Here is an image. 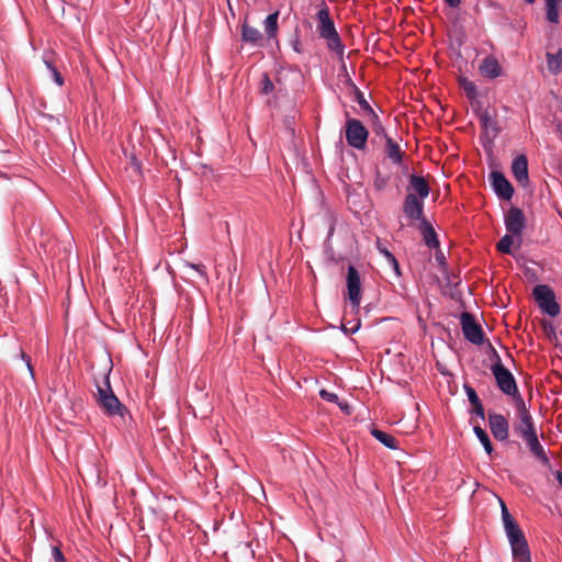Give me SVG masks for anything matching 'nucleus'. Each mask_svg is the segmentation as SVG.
I'll return each mask as SVG.
<instances>
[{"label":"nucleus","instance_id":"obj_39","mask_svg":"<svg viewBox=\"0 0 562 562\" xmlns=\"http://www.w3.org/2000/svg\"><path fill=\"white\" fill-rule=\"evenodd\" d=\"M130 165L138 175L142 173V161L134 154L130 157Z\"/></svg>","mask_w":562,"mask_h":562},{"label":"nucleus","instance_id":"obj_13","mask_svg":"<svg viewBox=\"0 0 562 562\" xmlns=\"http://www.w3.org/2000/svg\"><path fill=\"white\" fill-rule=\"evenodd\" d=\"M519 422L514 426V430L522 439L537 434L533 418L527 408H519Z\"/></svg>","mask_w":562,"mask_h":562},{"label":"nucleus","instance_id":"obj_23","mask_svg":"<svg viewBox=\"0 0 562 562\" xmlns=\"http://www.w3.org/2000/svg\"><path fill=\"white\" fill-rule=\"evenodd\" d=\"M376 249L381 255L384 256L389 265L392 267L395 276L401 277L402 271L396 257L380 241V239L376 240Z\"/></svg>","mask_w":562,"mask_h":562},{"label":"nucleus","instance_id":"obj_32","mask_svg":"<svg viewBox=\"0 0 562 562\" xmlns=\"http://www.w3.org/2000/svg\"><path fill=\"white\" fill-rule=\"evenodd\" d=\"M461 87L464 90L467 97L471 101H473V100H475L477 98V95H479L477 88H476V85L473 81H470V80H467V79H462Z\"/></svg>","mask_w":562,"mask_h":562},{"label":"nucleus","instance_id":"obj_27","mask_svg":"<svg viewBox=\"0 0 562 562\" xmlns=\"http://www.w3.org/2000/svg\"><path fill=\"white\" fill-rule=\"evenodd\" d=\"M473 432L476 436L477 440L481 442L484 451L488 456H492L494 448H493V443H492V440H491L487 431L484 428H482L480 425H476L473 427Z\"/></svg>","mask_w":562,"mask_h":562},{"label":"nucleus","instance_id":"obj_21","mask_svg":"<svg viewBox=\"0 0 562 562\" xmlns=\"http://www.w3.org/2000/svg\"><path fill=\"white\" fill-rule=\"evenodd\" d=\"M385 153L394 165H401L403 162V153L400 145L392 137H386L385 139Z\"/></svg>","mask_w":562,"mask_h":562},{"label":"nucleus","instance_id":"obj_3","mask_svg":"<svg viewBox=\"0 0 562 562\" xmlns=\"http://www.w3.org/2000/svg\"><path fill=\"white\" fill-rule=\"evenodd\" d=\"M316 16L318 20L319 36L327 41V47L330 50L338 55H342L345 52V45L336 30L333 19L329 15L328 7L324 4L323 8L318 10Z\"/></svg>","mask_w":562,"mask_h":562},{"label":"nucleus","instance_id":"obj_44","mask_svg":"<svg viewBox=\"0 0 562 562\" xmlns=\"http://www.w3.org/2000/svg\"><path fill=\"white\" fill-rule=\"evenodd\" d=\"M512 397L515 400V402H516V404L518 406V409L519 408H527L526 404H525V401H524V398L521 397V395L519 393H518V395H515V396H512Z\"/></svg>","mask_w":562,"mask_h":562},{"label":"nucleus","instance_id":"obj_46","mask_svg":"<svg viewBox=\"0 0 562 562\" xmlns=\"http://www.w3.org/2000/svg\"><path fill=\"white\" fill-rule=\"evenodd\" d=\"M337 405L339 406V408L342 411V412H346V413H350V406L347 402H340L338 401Z\"/></svg>","mask_w":562,"mask_h":562},{"label":"nucleus","instance_id":"obj_24","mask_svg":"<svg viewBox=\"0 0 562 562\" xmlns=\"http://www.w3.org/2000/svg\"><path fill=\"white\" fill-rule=\"evenodd\" d=\"M241 40L246 43L258 45L262 40V34L258 29L244 23L241 26Z\"/></svg>","mask_w":562,"mask_h":562},{"label":"nucleus","instance_id":"obj_12","mask_svg":"<svg viewBox=\"0 0 562 562\" xmlns=\"http://www.w3.org/2000/svg\"><path fill=\"white\" fill-rule=\"evenodd\" d=\"M488 425L493 437L498 441H506L509 435V423L506 417L497 413H488Z\"/></svg>","mask_w":562,"mask_h":562},{"label":"nucleus","instance_id":"obj_5","mask_svg":"<svg viewBox=\"0 0 562 562\" xmlns=\"http://www.w3.org/2000/svg\"><path fill=\"white\" fill-rule=\"evenodd\" d=\"M369 132L367 127L358 120L348 117L345 126V137L347 144L355 149H364L368 142Z\"/></svg>","mask_w":562,"mask_h":562},{"label":"nucleus","instance_id":"obj_42","mask_svg":"<svg viewBox=\"0 0 562 562\" xmlns=\"http://www.w3.org/2000/svg\"><path fill=\"white\" fill-rule=\"evenodd\" d=\"M52 76H53V80L54 82L57 85V86H63L64 85V78L61 76V74L58 71V69H54V71L50 72Z\"/></svg>","mask_w":562,"mask_h":562},{"label":"nucleus","instance_id":"obj_49","mask_svg":"<svg viewBox=\"0 0 562 562\" xmlns=\"http://www.w3.org/2000/svg\"><path fill=\"white\" fill-rule=\"evenodd\" d=\"M25 366L27 368V371H29L31 378L34 380L35 373H34V369H33V366H32V360H30V362H26Z\"/></svg>","mask_w":562,"mask_h":562},{"label":"nucleus","instance_id":"obj_9","mask_svg":"<svg viewBox=\"0 0 562 562\" xmlns=\"http://www.w3.org/2000/svg\"><path fill=\"white\" fill-rule=\"evenodd\" d=\"M488 179L495 195L499 200L510 201L513 199L515 189L502 171H491Z\"/></svg>","mask_w":562,"mask_h":562},{"label":"nucleus","instance_id":"obj_30","mask_svg":"<svg viewBox=\"0 0 562 562\" xmlns=\"http://www.w3.org/2000/svg\"><path fill=\"white\" fill-rule=\"evenodd\" d=\"M514 236L510 233L505 234L497 244V249L503 254H512V246L514 244Z\"/></svg>","mask_w":562,"mask_h":562},{"label":"nucleus","instance_id":"obj_26","mask_svg":"<svg viewBox=\"0 0 562 562\" xmlns=\"http://www.w3.org/2000/svg\"><path fill=\"white\" fill-rule=\"evenodd\" d=\"M548 70L552 75L562 72V49L560 48L557 53H547Z\"/></svg>","mask_w":562,"mask_h":562},{"label":"nucleus","instance_id":"obj_18","mask_svg":"<svg viewBox=\"0 0 562 562\" xmlns=\"http://www.w3.org/2000/svg\"><path fill=\"white\" fill-rule=\"evenodd\" d=\"M479 70L481 75L488 79L498 78L502 75V66L498 60L493 56H486L480 67Z\"/></svg>","mask_w":562,"mask_h":562},{"label":"nucleus","instance_id":"obj_1","mask_svg":"<svg viewBox=\"0 0 562 562\" xmlns=\"http://www.w3.org/2000/svg\"><path fill=\"white\" fill-rule=\"evenodd\" d=\"M502 507V521L504 530L512 549L513 559L516 562H531V555L527 539L519 527L518 522L514 519L505 503L501 499Z\"/></svg>","mask_w":562,"mask_h":562},{"label":"nucleus","instance_id":"obj_7","mask_svg":"<svg viewBox=\"0 0 562 562\" xmlns=\"http://www.w3.org/2000/svg\"><path fill=\"white\" fill-rule=\"evenodd\" d=\"M347 297L352 310L359 311L361 302V277L358 269L353 265H349L346 274Z\"/></svg>","mask_w":562,"mask_h":562},{"label":"nucleus","instance_id":"obj_16","mask_svg":"<svg viewBox=\"0 0 562 562\" xmlns=\"http://www.w3.org/2000/svg\"><path fill=\"white\" fill-rule=\"evenodd\" d=\"M526 441L530 452L535 456V458L544 467H550V459L540 443L538 434L531 435L527 438H524Z\"/></svg>","mask_w":562,"mask_h":562},{"label":"nucleus","instance_id":"obj_28","mask_svg":"<svg viewBox=\"0 0 562 562\" xmlns=\"http://www.w3.org/2000/svg\"><path fill=\"white\" fill-rule=\"evenodd\" d=\"M278 19H279V11H274V12L268 14L263 21L265 31L269 38L276 37V35H277Z\"/></svg>","mask_w":562,"mask_h":562},{"label":"nucleus","instance_id":"obj_11","mask_svg":"<svg viewBox=\"0 0 562 562\" xmlns=\"http://www.w3.org/2000/svg\"><path fill=\"white\" fill-rule=\"evenodd\" d=\"M425 202L423 199L417 198L416 194L408 192L403 203V213L411 221H423Z\"/></svg>","mask_w":562,"mask_h":562},{"label":"nucleus","instance_id":"obj_45","mask_svg":"<svg viewBox=\"0 0 562 562\" xmlns=\"http://www.w3.org/2000/svg\"><path fill=\"white\" fill-rule=\"evenodd\" d=\"M43 61L49 72H52V71H54V69H56V66L54 65V63L50 59H48L47 57H44Z\"/></svg>","mask_w":562,"mask_h":562},{"label":"nucleus","instance_id":"obj_8","mask_svg":"<svg viewBox=\"0 0 562 562\" xmlns=\"http://www.w3.org/2000/svg\"><path fill=\"white\" fill-rule=\"evenodd\" d=\"M497 387L508 396L518 395V386L514 374L505 366L490 367Z\"/></svg>","mask_w":562,"mask_h":562},{"label":"nucleus","instance_id":"obj_38","mask_svg":"<svg viewBox=\"0 0 562 562\" xmlns=\"http://www.w3.org/2000/svg\"><path fill=\"white\" fill-rule=\"evenodd\" d=\"M435 259H436L438 266L440 267V269L443 271H447V269H448L447 259H446L443 252L440 250V247L438 249H436Z\"/></svg>","mask_w":562,"mask_h":562},{"label":"nucleus","instance_id":"obj_36","mask_svg":"<svg viewBox=\"0 0 562 562\" xmlns=\"http://www.w3.org/2000/svg\"><path fill=\"white\" fill-rule=\"evenodd\" d=\"M487 347H488V356H490V359L492 360L491 367L504 366L502 362L501 356L498 355L497 350L493 347V345L491 342H488Z\"/></svg>","mask_w":562,"mask_h":562},{"label":"nucleus","instance_id":"obj_48","mask_svg":"<svg viewBox=\"0 0 562 562\" xmlns=\"http://www.w3.org/2000/svg\"><path fill=\"white\" fill-rule=\"evenodd\" d=\"M552 474L555 477V480L558 481L559 485L562 487V472L559 470H555L554 472H552Z\"/></svg>","mask_w":562,"mask_h":562},{"label":"nucleus","instance_id":"obj_20","mask_svg":"<svg viewBox=\"0 0 562 562\" xmlns=\"http://www.w3.org/2000/svg\"><path fill=\"white\" fill-rule=\"evenodd\" d=\"M347 86L351 88L353 93V100L359 104L363 113L367 114L369 117L375 114L374 110L364 98V93L356 86V83L350 78L347 79Z\"/></svg>","mask_w":562,"mask_h":562},{"label":"nucleus","instance_id":"obj_40","mask_svg":"<svg viewBox=\"0 0 562 562\" xmlns=\"http://www.w3.org/2000/svg\"><path fill=\"white\" fill-rule=\"evenodd\" d=\"M52 557L55 562H65V555L57 546L52 547Z\"/></svg>","mask_w":562,"mask_h":562},{"label":"nucleus","instance_id":"obj_17","mask_svg":"<svg viewBox=\"0 0 562 562\" xmlns=\"http://www.w3.org/2000/svg\"><path fill=\"white\" fill-rule=\"evenodd\" d=\"M463 390L467 394L469 403L471 404V409L469 411V413L471 415H475L476 417L484 420L485 419L484 407H483V404H482L476 391L468 383L463 384Z\"/></svg>","mask_w":562,"mask_h":562},{"label":"nucleus","instance_id":"obj_37","mask_svg":"<svg viewBox=\"0 0 562 562\" xmlns=\"http://www.w3.org/2000/svg\"><path fill=\"white\" fill-rule=\"evenodd\" d=\"M319 396L322 400L327 401L329 403L337 404L339 401V396L336 393L329 392L325 389L319 391Z\"/></svg>","mask_w":562,"mask_h":562},{"label":"nucleus","instance_id":"obj_22","mask_svg":"<svg viewBox=\"0 0 562 562\" xmlns=\"http://www.w3.org/2000/svg\"><path fill=\"white\" fill-rule=\"evenodd\" d=\"M371 435L374 439H376L380 443L389 449L395 450L398 448L397 440L389 432H385L379 428H372Z\"/></svg>","mask_w":562,"mask_h":562},{"label":"nucleus","instance_id":"obj_19","mask_svg":"<svg viewBox=\"0 0 562 562\" xmlns=\"http://www.w3.org/2000/svg\"><path fill=\"white\" fill-rule=\"evenodd\" d=\"M408 190H413L417 198L425 200L430 193V187L423 176L412 173Z\"/></svg>","mask_w":562,"mask_h":562},{"label":"nucleus","instance_id":"obj_33","mask_svg":"<svg viewBox=\"0 0 562 562\" xmlns=\"http://www.w3.org/2000/svg\"><path fill=\"white\" fill-rule=\"evenodd\" d=\"M361 327V321L360 319H353L348 322V325L342 324L340 326V330L346 335H353L356 334Z\"/></svg>","mask_w":562,"mask_h":562},{"label":"nucleus","instance_id":"obj_43","mask_svg":"<svg viewBox=\"0 0 562 562\" xmlns=\"http://www.w3.org/2000/svg\"><path fill=\"white\" fill-rule=\"evenodd\" d=\"M328 222H329V227H328V232H327L326 238L327 239H331L333 236H334V233H335L336 223H335V220L331 216L328 217Z\"/></svg>","mask_w":562,"mask_h":562},{"label":"nucleus","instance_id":"obj_25","mask_svg":"<svg viewBox=\"0 0 562 562\" xmlns=\"http://www.w3.org/2000/svg\"><path fill=\"white\" fill-rule=\"evenodd\" d=\"M477 117L480 120L482 127L485 131H491L494 136L498 135V133L501 132V128L498 127L496 120H494L490 115L487 110H484V111H481L480 113H477Z\"/></svg>","mask_w":562,"mask_h":562},{"label":"nucleus","instance_id":"obj_29","mask_svg":"<svg viewBox=\"0 0 562 562\" xmlns=\"http://www.w3.org/2000/svg\"><path fill=\"white\" fill-rule=\"evenodd\" d=\"M562 0H546V19L550 23L559 22V5Z\"/></svg>","mask_w":562,"mask_h":562},{"label":"nucleus","instance_id":"obj_51","mask_svg":"<svg viewBox=\"0 0 562 562\" xmlns=\"http://www.w3.org/2000/svg\"><path fill=\"white\" fill-rule=\"evenodd\" d=\"M20 358L24 363L30 362V360H31V357L27 353H25L23 350H20Z\"/></svg>","mask_w":562,"mask_h":562},{"label":"nucleus","instance_id":"obj_6","mask_svg":"<svg viewBox=\"0 0 562 562\" xmlns=\"http://www.w3.org/2000/svg\"><path fill=\"white\" fill-rule=\"evenodd\" d=\"M464 338L476 346L484 344L485 334L482 326L476 322L473 314L463 312L460 316Z\"/></svg>","mask_w":562,"mask_h":562},{"label":"nucleus","instance_id":"obj_50","mask_svg":"<svg viewBox=\"0 0 562 562\" xmlns=\"http://www.w3.org/2000/svg\"><path fill=\"white\" fill-rule=\"evenodd\" d=\"M324 248H325V251L326 252H329L333 250V247H331V239H325L324 241Z\"/></svg>","mask_w":562,"mask_h":562},{"label":"nucleus","instance_id":"obj_10","mask_svg":"<svg viewBox=\"0 0 562 562\" xmlns=\"http://www.w3.org/2000/svg\"><path fill=\"white\" fill-rule=\"evenodd\" d=\"M504 225L507 233L520 237L527 226V220L521 209L510 206L504 215Z\"/></svg>","mask_w":562,"mask_h":562},{"label":"nucleus","instance_id":"obj_14","mask_svg":"<svg viewBox=\"0 0 562 562\" xmlns=\"http://www.w3.org/2000/svg\"><path fill=\"white\" fill-rule=\"evenodd\" d=\"M512 172L520 186L526 187L529 183L528 158L525 154H520L513 159Z\"/></svg>","mask_w":562,"mask_h":562},{"label":"nucleus","instance_id":"obj_52","mask_svg":"<svg viewBox=\"0 0 562 562\" xmlns=\"http://www.w3.org/2000/svg\"><path fill=\"white\" fill-rule=\"evenodd\" d=\"M524 1H525V2H527V3H529V4H531V3H533L536 0H524Z\"/></svg>","mask_w":562,"mask_h":562},{"label":"nucleus","instance_id":"obj_35","mask_svg":"<svg viewBox=\"0 0 562 562\" xmlns=\"http://www.w3.org/2000/svg\"><path fill=\"white\" fill-rule=\"evenodd\" d=\"M290 45L295 53H303L302 45L300 42V29L297 26L295 27L293 37L290 40Z\"/></svg>","mask_w":562,"mask_h":562},{"label":"nucleus","instance_id":"obj_41","mask_svg":"<svg viewBox=\"0 0 562 562\" xmlns=\"http://www.w3.org/2000/svg\"><path fill=\"white\" fill-rule=\"evenodd\" d=\"M190 269L196 271L201 278H205V267L203 265L198 263H188L187 265Z\"/></svg>","mask_w":562,"mask_h":562},{"label":"nucleus","instance_id":"obj_2","mask_svg":"<svg viewBox=\"0 0 562 562\" xmlns=\"http://www.w3.org/2000/svg\"><path fill=\"white\" fill-rule=\"evenodd\" d=\"M112 367V360L109 358V367L103 376V385H97V403L105 415L110 417L119 416L125 422L126 417L132 418V416L130 411L121 403L112 390L110 383Z\"/></svg>","mask_w":562,"mask_h":562},{"label":"nucleus","instance_id":"obj_15","mask_svg":"<svg viewBox=\"0 0 562 562\" xmlns=\"http://www.w3.org/2000/svg\"><path fill=\"white\" fill-rule=\"evenodd\" d=\"M418 229L423 236L424 244L429 249H438L440 247L438 234L436 233L432 224L427 218L419 222Z\"/></svg>","mask_w":562,"mask_h":562},{"label":"nucleus","instance_id":"obj_47","mask_svg":"<svg viewBox=\"0 0 562 562\" xmlns=\"http://www.w3.org/2000/svg\"><path fill=\"white\" fill-rule=\"evenodd\" d=\"M450 8H458L461 3V0H443Z\"/></svg>","mask_w":562,"mask_h":562},{"label":"nucleus","instance_id":"obj_31","mask_svg":"<svg viewBox=\"0 0 562 562\" xmlns=\"http://www.w3.org/2000/svg\"><path fill=\"white\" fill-rule=\"evenodd\" d=\"M369 119H370L371 124H372V131H373V133L376 136L383 137L384 139H386V137H390L387 135V133L385 132V128H384V126H383L382 122L380 121V117H379V115L376 113L371 115Z\"/></svg>","mask_w":562,"mask_h":562},{"label":"nucleus","instance_id":"obj_4","mask_svg":"<svg viewBox=\"0 0 562 562\" xmlns=\"http://www.w3.org/2000/svg\"><path fill=\"white\" fill-rule=\"evenodd\" d=\"M535 301L539 308L550 317H555L560 314V305L557 302L554 291L548 284L536 285L532 290Z\"/></svg>","mask_w":562,"mask_h":562},{"label":"nucleus","instance_id":"obj_34","mask_svg":"<svg viewBox=\"0 0 562 562\" xmlns=\"http://www.w3.org/2000/svg\"><path fill=\"white\" fill-rule=\"evenodd\" d=\"M273 89H274V85H273L272 80L270 79L268 74H263L262 79H261L260 92L262 94H269L273 91Z\"/></svg>","mask_w":562,"mask_h":562}]
</instances>
